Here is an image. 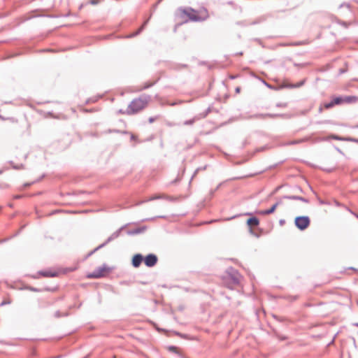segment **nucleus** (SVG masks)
<instances>
[{
  "label": "nucleus",
  "instance_id": "7c9ffc66",
  "mask_svg": "<svg viewBox=\"0 0 358 358\" xmlns=\"http://www.w3.org/2000/svg\"><path fill=\"white\" fill-rule=\"evenodd\" d=\"M98 250H96V248H94L92 251H91L89 254H88V256H91L92 254H94L95 252H96Z\"/></svg>",
  "mask_w": 358,
  "mask_h": 358
},
{
  "label": "nucleus",
  "instance_id": "a19ab883",
  "mask_svg": "<svg viewBox=\"0 0 358 358\" xmlns=\"http://www.w3.org/2000/svg\"><path fill=\"white\" fill-rule=\"evenodd\" d=\"M2 173V171H0V174Z\"/></svg>",
  "mask_w": 358,
  "mask_h": 358
},
{
  "label": "nucleus",
  "instance_id": "7ed1b4c3",
  "mask_svg": "<svg viewBox=\"0 0 358 358\" xmlns=\"http://www.w3.org/2000/svg\"><path fill=\"white\" fill-rule=\"evenodd\" d=\"M295 226L301 231H303L308 227L310 220L308 216H298L294 220Z\"/></svg>",
  "mask_w": 358,
  "mask_h": 358
},
{
  "label": "nucleus",
  "instance_id": "f8f14e48",
  "mask_svg": "<svg viewBox=\"0 0 358 358\" xmlns=\"http://www.w3.org/2000/svg\"><path fill=\"white\" fill-rule=\"evenodd\" d=\"M278 206V203H274L270 208H268V210H262L259 212V213L261 215H264L271 214L275 210V209Z\"/></svg>",
  "mask_w": 358,
  "mask_h": 358
},
{
  "label": "nucleus",
  "instance_id": "ddd939ff",
  "mask_svg": "<svg viewBox=\"0 0 358 358\" xmlns=\"http://www.w3.org/2000/svg\"><path fill=\"white\" fill-rule=\"evenodd\" d=\"M247 224L250 227H256V226L259 225V220L257 217H250L248 220Z\"/></svg>",
  "mask_w": 358,
  "mask_h": 358
},
{
  "label": "nucleus",
  "instance_id": "6e6552de",
  "mask_svg": "<svg viewBox=\"0 0 358 358\" xmlns=\"http://www.w3.org/2000/svg\"><path fill=\"white\" fill-rule=\"evenodd\" d=\"M146 230H147V227H146V226H142V227H140L136 228V229H134L128 230V231H127V234L129 236H134V235H137V234H143V233H144Z\"/></svg>",
  "mask_w": 358,
  "mask_h": 358
},
{
  "label": "nucleus",
  "instance_id": "c85d7f7f",
  "mask_svg": "<svg viewBox=\"0 0 358 358\" xmlns=\"http://www.w3.org/2000/svg\"><path fill=\"white\" fill-rule=\"evenodd\" d=\"M55 316L56 317H61L60 312H59V310L56 311V312L55 313Z\"/></svg>",
  "mask_w": 358,
  "mask_h": 358
},
{
  "label": "nucleus",
  "instance_id": "9b49d317",
  "mask_svg": "<svg viewBox=\"0 0 358 358\" xmlns=\"http://www.w3.org/2000/svg\"><path fill=\"white\" fill-rule=\"evenodd\" d=\"M282 199H289V200H299V201H303L304 203H309V200L308 199H306V198L300 196H289V195H286V196H284L282 197Z\"/></svg>",
  "mask_w": 358,
  "mask_h": 358
},
{
  "label": "nucleus",
  "instance_id": "bb28decb",
  "mask_svg": "<svg viewBox=\"0 0 358 358\" xmlns=\"http://www.w3.org/2000/svg\"><path fill=\"white\" fill-rule=\"evenodd\" d=\"M194 122V120L192 119V120L185 121V124H186V125L192 124Z\"/></svg>",
  "mask_w": 358,
  "mask_h": 358
},
{
  "label": "nucleus",
  "instance_id": "f704fd0d",
  "mask_svg": "<svg viewBox=\"0 0 358 358\" xmlns=\"http://www.w3.org/2000/svg\"><path fill=\"white\" fill-rule=\"evenodd\" d=\"M152 220H154V218H147V219L143 220V221Z\"/></svg>",
  "mask_w": 358,
  "mask_h": 358
},
{
  "label": "nucleus",
  "instance_id": "393cba45",
  "mask_svg": "<svg viewBox=\"0 0 358 358\" xmlns=\"http://www.w3.org/2000/svg\"><path fill=\"white\" fill-rule=\"evenodd\" d=\"M154 83H146L144 85V86L141 88V90H145V89H148L149 87H150L151 86L153 85Z\"/></svg>",
  "mask_w": 358,
  "mask_h": 358
},
{
  "label": "nucleus",
  "instance_id": "f3484780",
  "mask_svg": "<svg viewBox=\"0 0 358 358\" xmlns=\"http://www.w3.org/2000/svg\"><path fill=\"white\" fill-rule=\"evenodd\" d=\"M305 82H306V80L304 79V80H301V82L297 83L296 84H290V85H287V87H290V88H298V87H300L302 85H303Z\"/></svg>",
  "mask_w": 358,
  "mask_h": 358
},
{
  "label": "nucleus",
  "instance_id": "20e7f679",
  "mask_svg": "<svg viewBox=\"0 0 358 358\" xmlns=\"http://www.w3.org/2000/svg\"><path fill=\"white\" fill-rule=\"evenodd\" d=\"M182 13L188 17L189 20L192 22H200L203 20L202 17L196 15V11L192 8H181Z\"/></svg>",
  "mask_w": 358,
  "mask_h": 358
},
{
  "label": "nucleus",
  "instance_id": "f03ea898",
  "mask_svg": "<svg viewBox=\"0 0 358 358\" xmlns=\"http://www.w3.org/2000/svg\"><path fill=\"white\" fill-rule=\"evenodd\" d=\"M240 278L241 275L239 273L231 267L227 271L224 283L227 287L233 289L234 286L240 283Z\"/></svg>",
  "mask_w": 358,
  "mask_h": 358
},
{
  "label": "nucleus",
  "instance_id": "a211bd4d",
  "mask_svg": "<svg viewBox=\"0 0 358 358\" xmlns=\"http://www.w3.org/2000/svg\"><path fill=\"white\" fill-rule=\"evenodd\" d=\"M206 167H207V166H203V167H199V168H197V169L194 171V174L192 175V178H191V180H192V179H193V178L196 176V174H197L200 171H204V170H206ZM191 181H192V180H190V182H191Z\"/></svg>",
  "mask_w": 358,
  "mask_h": 358
},
{
  "label": "nucleus",
  "instance_id": "58836bf2",
  "mask_svg": "<svg viewBox=\"0 0 358 358\" xmlns=\"http://www.w3.org/2000/svg\"><path fill=\"white\" fill-rule=\"evenodd\" d=\"M286 338L285 337H281L280 339L281 340H285Z\"/></svg>",
  "mask_w": 358,
  "mask_h": 358
},
{
  "label": "nucleus",
  "instance_id": "79ce46f5",
  "mask_svg": "<svg viewBox=\"0 0 358 358\" xmlns=\"http://www.w3.org/2000/svg\"><path fill=\"white\" fill-rule=\"evenodd\" d=\"M357 217H358V215H357Z\"/></svg>",
  "mask_w": 358,
  "mask_h": 358
},
{
  "label": "nucleus",
  "instance_id": "2f4dec72",
  "mask_svg": "<svg viewBox=\"0 0 358 358\" xmlns=\"http://www.w3.org/2000/svg\"><path fill=\"white\" fill-rule=\"evenodd\" d=\"M277 106L278 107H282V106L285 107V106H286V104L278 103Z\"/></svg>",
  "mask_w": 358,
  "mask_h": 358
},
{
  "label": "nucleus",
  "instance_id": "aec40b11",
  "mask_svg": "<svg viewBox=\"0 0 358 358\" xmlns=\"http://www.w3.org/2000/svg\"><path fill=\"white\" fill-rule=\"evenodd\" d=\"M10 164L12 165V167L15 169V170H19V169H24V165L22 164H20V165H15L13 162H10Z\"/></svg>",
  "mask_w": 358,
  "mask_h": 358
},
{
  "label": "nucleus",
  "instance_id": "dca6fc26",
  "mask_svg": "<svg viewBox=\"0 0 358 358\" xmlns=\"http://www.w3.org/2000/svg\"><path fill=\"white\" fill-rule=\"evenodd\" d=\"M40 274L44 277H55L57 273L51 271H41Z\"/></svg>",
  "mask_w": 358,
  "mask_h": 358
},
{
  "label": "nucleus",
  "instance_id": "c9c22d12",
  "mask_svg": "<svg viewBox=\"0 0 358 358\" xmlns=\"http://www.w3.org/2000/svg\"><path fill=\"white\" fill-rule=\"evenodd\" d=\"M236 92H240V88H239V87H236Z\"/></svg>",
  "mask_w": 358,
  "mask_h": 358
},
{
  "label": "nucleus",
  "instance_id": "1a4fd4ad",
  "mask_svg": "<svg viewBox=\"0 0 358 358\" xmlns=\"http://www.w3.org/2000/svg\"><path fill=\"white\" fill-rule=\"evenodd\" d=\"M144 258L142 255L141 254H136L133 257L132 259V266L135 268H138L141 264L142 263Z\"/></svg>",
  "mask_w": 358,
  "mask_h": 358
},
{
  "label": "nucleus",
  "instance_id": "2eb2a0df",
  "mask_svg": "<svg viewBox=\"0 0 358 358\" xmlns=\"http://www.w3.org/2000/svg\"><path fill=\"white\" fill-rule=\"evenodd\" d=\"M148 20H149V19L145 20L144 22V23L142 24V26L136 32H134V34H131L128 37H134V36H136L138 35L144 29L145 27L146 26V24L148 22Z\"/></svg>",
  "mask_w": 358,
  "mask_h": 358
},
{
  "label": "nucleus",
  "instance_id": "39448f33",
  "mask_svg": "<svg viewBox=\"0 0 358 358\" xmlns=\"http://www.w3.org/2000/svg\"><path fill=\"white\" fill-rule=\"evenodd\" d=\"M129 224H126L121 227L119 229L113 232L108 238L107 240L103 243L102 244L99 245L98 247H96V250H99L102 248H103L105 245H106L108 243L111 242L112 241L115 240V238H118L121 234V231L126 228Z\"/></svg>",
  "mask_w": 358,
  "mask_h": 358
},
{
  "label": "nucleus",
  "instance_id": "72a5a7b5",
  "mask_svg": "<svg viewBox=\"0 0 358 358\" xmlns=\"http://www.w3.org/2000/svg\"><path fill=\"white\" fill-rule=\"evenodd\" d=\"M29 289L31 290V291H34V292H37L38 291V289L36 288H34V287H30Z\"/></svg>",
  "mask_w": 358,
  "mask_h": 358
},
{
  "label": "nucleus",
  "instance_id": "a878e982",
  "mask_svg": "<svg viewBox=\"0 0 358 358\" xmlns=\"http://www.w3.org/2000/svg\"><path fill=\"white\" fill-rule=\"evenodd\" d=\"M255 117L257 118H262V119H264L266 117L265 116V114H263V113L255 115Z\"/></svg>",
  "mask_w": 358,
  "mask_h": 358
},
{
  "label": "nucleus",
  "instance_id": "6ab92c4d",
  "mask_svg": "<svg viewBox=\"0 0 358 358\" xmlns=\"http://www.w3.org/2000/svg\"><path fill=\"white\" fill-rule=\"evenodd\" d=\"M306 141H307V138H301V139H299V140H297V141H289L288 143V144L289 145H294V144H297V143L305 142Z\"/></svg>",
  "mask_w": 358,
  "mask_h": 358
},
{
  "label": "nucleus",
  "instance_id": "e433bc0d",
  "mask_svg": "<svg viewBox=\"0 0 358 358\" xmlns=\"http://www.w3.org/2000/svg\"><path fill=\"white\" fill-rule=\"evenodd\" d=\"M30 185H31L30 183H26V184H24V187H29V186H30Z\"/></svg>",
  "mask_w": 358,
  "mask_h": 358
},
{
  "label": "nucleus",
  "instance_id": "5701e85b",
  "mask_svg": "<svg viewBox=\"0 0 358 358\" xmlns=\"http://www.w3.org/2000/svg\"><path fill=\"white\" fill-rule=\"evenodd\" d=\"M265 116L266 117H280V116H282V115H280V114H271V113H265Z\"/></svg>",
  "mask_w": 358,
  "mask_h": 358
},
{
  "label": "nucleus",
  "instance_id": "0eeeda50",
  "mask_svg": "<svg viewBox=\"0 0 358 358\" xmlns=\"http://www.w3.org/2000/svg\"><path fill=\"white\" fill-rule=\"evenodd\" d=\"M144 263L148 267L154 266L157 262V257L154 254H149L144 258Z\"/></svg>",
  "mask_w": 358,
  "mask_h": 358
},
{
  "label": "nucleus",
  "instance_id": "4be33fe9",
  "mask_svg": "<svg viewBox=\"0 0 358 358\" xmlns=\"http://www.w3.org/2000/svg\"><path fill=\"white\" fill-rule=\"evenodd\" d=\"M333 106H334L333 100L329 102V103H326L324 104V107L326 109H329V108H332Z\"/></svg>",
  "mask_w": 358,
  "mask_h": 358
},
{
  "label": "nucleus",
  "instance_id": "c756f323",
  "mask_svg": "<svg viewBox=\"0 0 358 358\" xmlns=\"http://www.w3.org/2000/svg\"><path fill=\"white\" fill-rule=\"evenodd\" d=\"M348 141L358 143V139H355V138H348Z\"/></svg>",
  "mask_w": 358,
  "mask_h": 358
},
{
  "label": "nucleus",
  "instance_id": "f257e3e1",
  "mask_svg": "<svg viewBox=\"0 0 358 358\" xmlns=\"http://www.w3.org/2000/svg\"><path fill=\"white\" fill-rule=\"evenodd\" d=\"M150 100V96L146 94H143L138 98L134 99L128 106L126 113L134 115L138 113L147 106Z\"/></svg>",
  "mask_w": 358,
  "mask_h": 358
},
{
  "label": "nucleus",
  "instance_id": "473e14b6",
  "mask_svg": "<svg viewBox=\"0 0 358 358\" xmlns=\"http://www.w3.org/2000/svg\"><path fill=\"white\" fill-rule=\"evenodd\" d=\"M21 197H22L21 195H16V196H14V199H20Z\"/></svg>",
  "mask_w": 358,
  "mask_h": 358
},
{
  "label": "nucleus",
  "instance_id": "9d476101",
  "mask_svg": "<svg viewBox=\"0 0 358 358\" xmlns=\"http://www.w3.org/2000/svg\"><path fill=\"white\" fill-rule=\"evenodd\" d=\"M352 98H353L352 96H345L344 98H343L341 96H338V97H335L334 99H333V102H334V106L341 104L343 102L350 103L351 101V100L352 99Z\"/></svg>",
  "mask_w": 358,
  "mask_h": 358
},
{
  "label": "nucleus",
  "instance_id": "ea45409f",
  "mask_svg": "<svg viewBox=\"0 0 358 358\" xmlns=\"http://www.w3.org/2000/svg\"><path fill=\"white\" fill-rule=\"evenodd\" d=\"M298 189H299V190L300 192H302V189H301V188H300V187H298Z\"/></svg>",
  "mask_w": 358,
  "mask_h": 358
},
{
  "label": "nucleus",
  "instance_id": "4468645a",
  "mask_svg": "<svg viewBox=\"0 0 358 358\" xmlns=\"http://www.w3.org/2000/svg\"><path fill=\"white\" fill-rule=\"evenodd\" d=\"M166 196H165L164 195H155V196H151L150 198H149L146 201H140L139 203H136V205H141V204L143 203L144 202H147V201H153V200H155V199H166Z\"/></svg>",
  "mask_w": 358,
  "mask_h": 358
},
{
  "label": "nucleus",
  "instance_id": "cd10ccee",
  "mask_svg": "<svg viewBox=\"0 0 358 358\" xmlns=\"http://www.w3.org/2000/svg\"><path fill=\"white\" fill-rule=\"evenodd\" d=\"M157 119V117H150L148 119V122H149L150 123H152V122H154Z\"/></svg>",
  "mask_w": 358,
  "mask_h": 358
},
{
  "label": "nucleus",
  "instance_id": "412c9836",
  "mask_svg": "<svg viewBox=\"0 0 358 358\" xmlns=\"http://www.w3.org/2000/svg\"><path fill=\"white\" fill-rule=\"evenodd\" d=\"M330 138L332 139H334V140H338V141H348V138H343V137H341V136H338L336 135H332V136H331Z\"/></svg>",
  "mask_w": 358,
  "mask_h": 358
},
{
  "label": "nucleus",
  "instance_id": "423d86ee",
  "mask_svg": "<svg viewBox=\"0 0 358 358\" xmlns=\"http://www.w3.org/2000/svg\"><path fill=\"white\" fill-rule=\"evenodd\" d=\"M107 271V267L106 265H103L102 266H99L96 268L93 272L88 273L87 277L88 278H99L104 276L105 273Z\"/></svg>",
  "mask_w": 358,
  "mask_h": 358
},
{
  "label": "nucleus",
  "instance_id": "4c0bfd02",
  "mask_svg": "<svg viewBox=\"0 0 358 358\" xmlns=\"http://www.w3.org/2000/svg\"><path fill=\"white\" fill-rule=\"evenodd\" d=\"M275 203H278V206H279L280 204H281V201H278Z\"/></svg>",
  "mask_w": 358,
  "mask_h": 358
},
{
  "label": "nucleus",
  "instance_id": "b1692460",
  "mask_svg": "<svg viewBox=\"0 0 358 358\" xmlns=\"http://www.w3.org/2000/svg\"><path fill=\"white\" fill-rule=\"evenodd\" d=\"M168 349L170 352H172L174 353L178 352V348L176 346H173V345L169 346Z\"/></svg>",
  "mask_w": 358,
  "mask_h": 358
}]
</instances>
